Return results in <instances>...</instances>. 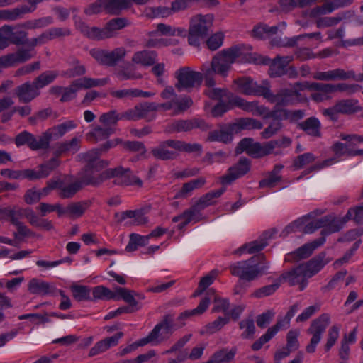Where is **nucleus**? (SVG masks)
<instances>
[{
    "instance_id": "obj_50",
    "label": "nucleus",
    "mask_w": 363,
    "mask_h": 363,
    "mask_svg": "<svg viewBox=\"0 0 363 363\" xmlns=\"http://www.w3.org/2000/svg\"><path fill=\"white\" fill-rule=\"evenodd\" d=\"M89 205L90 203L88 201L71 203L67 206L68 216L72 218L81 217L89 207Z\"/></svg>"
},
{
    "instance_id": "obj_19",
    "label": "nucleus",
    "mask_w": 363,
    "mask_h": 363,
    "mask_svg": "<svg viewBox=\"0 0 363 363\" xmlns=\"http://www.w3.org/2000/svg\"><path fill=\"white\" fill-rule=\"evenodd\" d=\"M191 334H186L176 341L169 349L162 352V354H176L175 359H169L168 363H182L188 359V352L183 347L191 340Z\"/></svg>"
},
{
    "instance_id": "obj_59",
    "label": "nucleus",
    "mask_w": 363,
    "mask_h": 363,
    "mask_svg": "<svg viewBox=\"0 0 363 363\" xmlns=\"http://www.w3.org/2000/svg\"><path fill=\"white\" fill-rule=\"evenodd\" d=\"M225 191V188H222L218 190L208 192L199 199L197 205L201 208L212 205L215 202L214 199L220 197Z\"/></svg>"
},
{
    "instance_id": "obj_32",
    "label": "nucleus",
    "mask_w": 363,
    "mask_h": 363,
    "mask_svg": "<svg viewBox=\"0 0 363 363\" xmlns=\"http://www.w3.org/2000/svg\"><path fill=\"white\" fill-rule=\"evenodd\" d=\"M325 242V237H321L311 242L306 243L295 252L291 255L297 259H305L311 256L313 252L319 246L322 245Z\"/></svg>"
},
{
    "instance_id": "obj_34",
    "label": "nucleus",
    "mask_w": 363,
    "mask_h": 363,
    "mask_svg": "<svg viewBox=\"0 0 363 363\" xmlns=\"http://www.w3.org/2000/svg\"><path fill=\"white\" fill-rule=\"evenodd\" d=\"M77 126V123L74 121H66L48 129L46 133H50L51 140L52 138H58L62 137L67 133L76 128Z\"/></svg>"
},
{
    "instance_id": "obj_40",
    "label": "nucleus",
    "mask_w": 363,
    "mask_h": 363,
    "mask_svg": "<svg viewBox=\"0 0 363 363\" xmlns=\"http://www.w3.org/2000/svg\"><path fill=\"white\" fill-rule=\"evenodd\" d=\"M283 168L284 166L282 164L275 165L274 169L269 175L259 182V186L262 188L274 187L281 179L280 172Z\"/></svg>"
},
{
    "instance_id": "obj_49",
    "label": "nucleus",
    "mask_w": 363,
    "mask_h": 363,
    "mask_svg": "<svg viewBox=\"0 0 363 363\" xmlns=\"http://www.w3.org/2000/svg\"><path fill=\"white\" fill-rule=\"evenodd\" d=\"M281 323H277L274 326L269 328L252 345V349L257 351L262 348L264 344L269 342L281 330Z\"/></svg>"
},
{
    "instance_id": "obj_60",
    "label": "nucleus",
    "mask_w": 363,
    "mask_h": 363,
    "mask_svg": "<svg viewBox=\"0 0 363 363\" xmlns=\"http://www.w3.org/2000/svg\"><path fill=\"white\" fill-rule=\"evenodd\" d=\"M316 157L311 152H306L297 156L293 161L294 169H301L315 162Z\"/></svg>"
},
{
    "instance_id": "obj_51",
    "label": "nucleus",
    "mask_w": 363,
    "mask_h": 363,
    "mask_svg": "<svg viewBox=\"0 0 363 363\" xmlns=\"http://www.w3.org/2000/svg\"><path fill=\"white\" fill-rule=\"evenodd\" d=\"M92 293L94 298L96 299L118 301L116 288L115 291H111L108 288L100 285L94 287Z\"/></svg>"
},
{
    "instance_id": "obj_27",
    "label": "nucleus",
    "mask_w": 363,
    "mask_h": 363,
    "mask_svg": "<svg viewBox=\"0 0 363 363\" xmlns=\"http://www.w3.org/2000/svg\"><path fill=\"white\" fill-rule=\"evenodd\" d=\"M50 142L49 133H44L42 135L36 138L33 135L24 131V143L33 150L47 149Z\"/></svg>"
},
{
    "instance_id": "obj_12",
    "label": "nucleus",
    "mask_w": 363,
    "mask_h": 363,
    "mask_svg": "<svg viewBox=\"0 0 363 363\" xmlns=\"http://www.w3.org/2000/svg\"><path fill=\"white\" fill-rule=\"evenodd\" d=\"M175 77L177 82L175 87L179 90L189 91L194 87L199 86L201 84L204 77L203 72H196L188 67H184L175 72Z\"/></svg>"
},
{
    "instance_id": "obj_55",
    "label": "nucleus",
    "mask_w": 363,
    "mask_h": 363,
    "mask_svg": "<svg viewBox=\"0 0 363 363\" xmlns=\"http://www.w3.org/2000/svg\"><path fill=\"white\" fill-rule=\"evenodd\" d=\"M156 331H154L150 335H147L146 337L140 339L139 340L133 342V344L126 346L125 347L121 349L119 352L120 356L125 355L135 350L138 347L145 346L152 340H155V334Z\"/></svg>"
},
{
    "instance_id": "obj_30",
    "label": "nucleus",
    "mask_w": 363,
    "mask_h": 363,
    "mask_svg": "<svg viewBox=\"0 0 363 363\" xmlns=\"http://www.w3.org/2000/svg\"><path fill=\"white\" fill-rule=\"evenodd\" d=\"M157 60V53L151 50H140L135 52L131 59L133 63L143 67L153 65Z\"/></svg>"
},
{
    "instance_id": "obj_39",
    "label": "nucleus",
    "mask_w": 363,
    "mask_h": 363,
    "mask_svg": "<svg viewBox=\"0 0 363 363\" xmlns=\"http://www.w3.org/2000/svg\"><path fill=\"white\" fill-rule=\"evenodd\" d=\"M340 138L346 142L348 150H352L354 152L360 151L359 153H357L355 156L363 155V149L358 148L359 145L363 143V135L342 133L340 135Z\"/></svg>"
},
{
    "instance_id": "obj_1",
    "label": "nucleus",
    "mask_w": 363,
    "mask_h": 363,
    "mask_svg": "<svg viewBox=\"0 0 363 363\" xmlns=\"http://www.w3.org/2000/svg\"><path fill=\"white\" fill-rule=\"evenodd\" d=\"M325 257V253L321 252L308 262L283 273L279 279L291 286L298 285L300 290L303 291L308 285V279L318 273L330 261Z\"/></svg>"
},
{
    "instance_id": "obj_61",
    "label": "nucleus",
    "mask_w": 363,
    "mask_h": 363,
    "mask_svg": "<svg viewBox=\"0 0 363 363\" xmlns=\"http://www.w3.org/2000/svg\"><path fill=\"white\" fill-rule=\"evenodd\" d=\"M147 113L144 104H140L123 113V116L128 120L135 121L146 117Z\"/></svg>"
},
{
    "instance_id": "obj_57",
    "label": "nucleus",
    "mask_w": 363,
    "mask_h": 363,
    "mask_svg": "<svg viewBox=\"0 0 363 363\" xmlns=\"http://www.w3.org/2000/svg\"><path fill=\"white\" fill-rule=\"evenodd\" d=\"M235 125L242 130H260L263 128V123L255 118H240Z\"/></svg>"
},
{
    "instance_id": "obj_24",
    "label": "nucleus",
    "mask_w": 363,
    "mask_h": 363,
    "mask_svg": "<svg viewBox=\"0 0 363 363\" xmlns=\"http://www.w3.org/2000/svg\"><path fill=\"white\" fill-rule=\"evenodd\" d=\"M293 60L292 56L281 57L277 55L274 59L267 58L264 60V64H269V74L272 77H279L286 73V68Z\"/></svg>"
},
{
    "instance_id": "obj_53",
    "label": "nucleus",
    "mask_w": 363,
    "mask_h": 363,
    "mask_svg": "<svg viewBox=\"0 0 363 363\" xmlns=\"http://www.w3.org/2000/svg\"><path fill=\"white\" fill-rule=\"evenodd\" d=\"M23 61V48H19L16 52L0 57V69L13 66Z\"/></svg>"
},
{
    "instance_id": "obj_10",
    "label": "nucleus",
    "mask_w": 363,
    "mask_h": 363,
    "mask_svg": "<svg viewBox=\"0 0 363 363\" xmlns=\"http://www.w3.org/2000/svg\"><path fill=\"white\" fill-rule=\"evenodd\" d=\"M236 89L238 91L245 95L263 96L269 102L272 98L270 83L264 80L261 84H257L250 77H243L234 80Z\"/></svg>"
},
{
    "instance_id": "obj_29",
    "label": "nucleus",
    "mask_w": 363,
    "mask_h": 363,
    "mask_svg": "<svg viewBox=\"0 0 363 363\" xmlns=\"http://www.w3.org/2000/svg\"><path fill=\"white\" fill-rule=\"evenodd\" d=\"M199 211L196 209V207L194 206L184 211L180 215L174 216L172 218V222H179L177 228L179 230H182L191 222L196 223L199 221Z\"/></svg>"
},
{
    "instance_id": "obj_7",
    "label": "nucleus",
    "mask_w": 363,
    "mask_h": 363,
    "mask_svg": "<svg viewBox=\"0 0 363 363\" xmlns=\"http://www.w3.org/2000/svg\"><path fill=\"white\" fill-rule=\"evenodd\" d=\"M213 22V16L211 14H199L192 17L188 32L189 44L194 47H199L201 42L208 35Z\"/></svg>"
},
{
    "instance_id": "obj_6",
    "label": "nucleus",
    "mask_w": 363,
    "mask_h": 363,
    "mask_svg": "<svg viewBox=\"0 0 363 363\" xmlns=\"http://www.w3.org/2000/svg\"><path fill=\"white\" fill-rule=\"evenodd\" d=\"M311 89V83L308 82L295 83L291 89H282L276 94L272 92L270 103L277 106H285L296 102L307 101V97L302 91Z\"/></svg>"
},
{
    "instance_id": "obj_47",
    "label": "nucleus",
    "mask_w": 363,
    "mask_h": 363,
    "mask_svg": "<svg viewBox=\"0 0 363 363\" xmlns=\"http://www.w3.org/2000/svg\"><path fill=\"white\" fill-rule=\"evenodd\" d=\"M106 13L118 15L125 9L129 7L128 0H103Z\"/></svg>"
},
{
    "instance_id": "obj_64",
    "label": "nucleus",
    "mask_w": 363,
    "mask_h": 363,
    "mask_svg": "<svg viewBox=\"0 0 363 363\" xmlns=\"http://www.w3.org/2000/svg\"><path fill=\"white\" fill-rule=\"evenodd\" d=\"M57 73L55 71H47L42 73L33 82L38 88H43L50 84L57 77Z\"/></svg>"
},
{
    "instance_id": "obj_3",
    "label": "nucleus",
    "mask_w": 363,
    "mask_h": 363,
    "mask_svg": "<svg viewBox=\"0 0 363 363\" xmlns=\"http://www.w3.org/2000/svg\"><path fill=\"white\" fill-rule=\"evenodd\" d=\"M244 54L243 45H238L223 50L216 54L211 62L204 63L201 67V71L205 77H213V74L225 77L231 69L232 65Z\"/></svg>"
},
{
    "instance_id": "obj_28",
    "label": "nucleus",
    "mask_w": 363,
    "mask_h": 363,
    "mask_svg": "<svg viewBox=\"0 0 363 363\" xmlns=\"http://www.w3.org/2000/svg\"><path fill=\"white\" fill-rule=\"evenodd\" d=\"M205 84L208 87L205 91V93L209 98L219 101H224L225 99L231 98V96H234L226 89L215 88L214 86L216 83L213 77H205Z\"/></svg>"
},
{
    "instance_id": "obj_20",
    "label": "nucleus",
    "mask_w": 363,
    "mask_h": 363,
    "mask_svg": "<svg viewBox=\"0 0 363 363\" xmlns=\"http://www.w3.org/2000/svg\"><path fill=\"white\" fill-rule=\"evenodd\" d=\"M250 169V161L246 158H240L238 162L228 169L226 174L220 178L223 185H228L235 179L247 174Z\"/></svg>"
},
{
    "instance_id": "obj_17",
    "label": "nucleus",
    "mask_w": 363,
    "mask_h": 363,
    "mask_svg": "<svg viewBox=\"0 0 363 363\" xmlns=\"http://www.w3.org/2000/svg\"><path fill=\"white\" fill-rule=\"evenodd\" d=\"M243 152L255 158L270 154L267 147V142L261 144L260 143L255 142L253 139L249 138L242 139L236 147V152L238 154Z\"/></svg>"
},
{
    "instance_id": "obj_14",
    "label": "nucleus",
    "mask_w": 363,
    "mask_h": 363,
    "mask_svg": "<svg viewBox=\"0 0 363 363\" xmlns=\"http://www.w3.org/2000/svg\"><path fill=\"white\" fill-rule=\"evenodd\" d=\"M230 103L240 109L251 113L255 116L264 119L274 118L277 116V110L270 111L264 105H260L257 101H247L240 96L233 97Z\"/></svg>"
},
{
    "instance_id": "obj_45",
    "label": "nucleus",
    "mask_w": 363,
    "mask_h": 363,
    "mask_svg": "<svg viewBox=\"0 0 363 363\" xmlns=\"http://www.w3.org/2000/svg\"><path fill=\"white\" fill-rule=\"evenodd\" d=\"M108 83V79H94L89 77H83L74 81V85L77 86L78 89H86L92 87L103 86Z\"/></svg>"
},
{
    "instance_id": "obj_42",
    "label": "nucleus",
    "mask_w": 363,
    "mask_h": 363,
    "mask_svg": "<svg viewBox=\"0 0 363 363\" xmlns=\"http://www.w3.org/2000/svg\"><path fill=\"white\" fill-rule=\"evenodd\" d=\"M204 122L201 120H181L172 124V129L176 132L189 131L195 128H203Z\"/></svg>"
},
{
    "instance_id": "obj_43",
    "label": "nucleus",
    "mask_w": 363,
    "mask_h": 363,
    "mask_svg": "<svg viewBox=\"0 0 363 363\" xmlns=\"http://www.w3.org/2000/svg\"><path fill=\"white\" fill-rule=\"evenodd\" d=\"M214 293L215 291L213 289H209L207 291V296L204 297L201 301L200 303L196 308L184 312L181 314L180 318H184L195 314L203 313L208 308L211 302V299L213 298V296H214Z\"/></svg>"
},
{
    "instance_id": "obj_31",
    "label": "nucleus",
    "mask_w": 363,
    "mask_h": 363,
    "mask_svg": "<svg viewBox=\"0 0 363 363\" xmlns=\"http://www.w3.org/2000/svg\"><path fill=\"white\" fill-rule=\"evenodd\" d=\"M205 183L206 179L203 177L197 178L189 182H186L184 184L182 189L175 194L174 199H186L191 195L195 189L201 188Z\"/></svg>"
},
{
    "instance_id": "obj_44",
    "label": "nucleus",
    "mask_w": 363,
    "mask_h": 363,
    "mask_svg": "<svg viewBox=\"0 0 363 363\" xmlns=\"http://www.w3.org/2000/svg\"><path fill=\"white\" fill-rule=\"evenodd\" d=\"M128 25L125 18H117L109 21L105 25L104 30L107 38L114 37L117 34V31L123 28Z\"/></svg>"
},
{
    "instance_id": "obj_25",
    "label": "nucleus",
    "mask_w": 363,
    "mask_h": 363,
    "mask_svg": "<svg viewBox=\"0 0 363 363\" xmlns=\"http://www.w3.org/2000/svg\"><path fill=\"white\" fill-rule=\"evenodd\" d=\"M123 333L118 332L111 337H106L101 341H99L95 345L91 348L89 351V357H94L103 353L112 347L116 346L118 344L119 340L123 337Z\"/></svg>"
},
{
    "instance_id": "obj_63",
    "label": "nucleus",
    "mask_w": 363,
    "mask_h": 363,
    "mask_svg": "<svg viewBox=\"0 0 363 363\" xmlns=\"http://www.w3.org/2000/svg\"><path fill=\"white\" fill-rule=\"evenodd\" d=\"M310 216H311V214L303 216L301 218H299L297 220H296L295 221L289 224L287 226L285 227V228L281 233V236L285 238L290 233H296V232H301V226L304 224L305 220Z\"/></svg>"
},
{
    "instance_id": "obj_48",
    "label": "nucleus",
    "mask_w": 363,
    "mask_h": 363,
    "mask_svg": "<svg viewBox=\"0 0 363 363\" xmlns=\"http://www.w3.org/2000/svg\"><path fill=\"white\" fill-rule=\"evenodd\" d=\"M121 219H130L128 223L134 225H140L147 222V218L142 210L126 211L122 213Z\"/></svg>"
},
{
    "instance_id": "obj_18",
    "label": "nucleus",
    "mask_w": 363,
    "mask_h": 363,
    "mask_svg": "<svg viewBox=\"0 0 363 363\" xmlns=\"http://www.w3.org/2000/svg\"><path fill=\"white\" fill-rule=\"evenodd\" d=\"M173 318L171 315H167L164 317L162 321L157 324L152 331L147 335H150L154 331L155 340L150 341L153 345H157L161 342L167 340L172 333Z\"/></svg>"
},
{
    "instance_id": "obj_35",
    "label": "nucleus",
    "mask_w": 363,
    "mask_h": 363,
    "mask_svg": "<svg viewBox=\"0 0 363 363\" xmlns=\"http://www.w3.org/2000/svg\"><path fill=\"white\" fill-rule=\"evenodd\" d=\"M354 15V12L347 11L341 13H338L333 17H322L316 20V26L318 28L331 27L338 24L343 19L349 18Z\"/></svg>"
},
{
    "instance_id": "obj_13",
    "label": "nucleus",
    "mask_w": 363,
    "mask_h": 363,
    "mask_svg": "<svg viewBox=\"0 0 363 363\" xmlns=\"http://www.w3.org/2000/svg\"><path fill=\"white\" fill-rule=\"evenodd\" d=\"M330 323V315L328 313L320 315L311 324L307 333L312 335L310 343L306 346V350L308 353H313L318 344L322 339V335Z\"/></svg>"
},
{
    "instance_id": "obj_36",
    "label": "nucleus",
    "mask_w": 363,
    "mask_h": 363,
    "mask_svg": "<svg viewBox=\"0 0 363 363\" xmlns=\"http://www.w3.org/2000/svg\"><path fill=\"white\" fill-rule=\"evenodd\" d=\"M299 126L301 129L310 136L318 138L321 135L320 122L315 117H310L307 118L306 121L300 123Z\"/></svg>"
},
{
    "instance_id": "obj_8",
    "label": "nucleus",
    "mask_w": 363,
    "mask_h": 363,
    "mask_svg": "<svg viewBox=\"0 0 363 363\" xmlns=\"http://www.w3.org/2000/svg\"><path fill=\"white\" fill-rule=\"evenodd\" d=\"M309 214L311 216L307 218L301 226V232L306 234H311L319 228H323L321 234L322 237H324L325 235L340 230L346 223V220H342V218H334L331 216H325L308 223V220L313 217V213Z\"/></svg>"
},
{
    "instance_id": "obj_52",
    "label": "nucleus",
    "mask_w": 363,
    "mask_h": 363,
    "mask_svg": "<svg viewBox=\"0 0 363 363\" xmlns=\"http://www.w3.org/2000/svg\"><path fill=\"white\" fill-rule=\"evenodd\" d=\"M286 27V22H281L278 26H268L267 25H262L257 26L253 29V35L259 38H262L264 35L276 34L279 28L285 29Z\"/></svg>"
},
{
    "instance_id": "obj_58",
    "label": "nucleus",
    "mask_w": 363,
    "mask_h": 363,
    "mask_svg": "<svg viewBox=\"0 0 363 363\" xmlns=\"http://www.w3.org/2000/svg\"><path fill=\"white\" fill-rule=\"evenodd\" d=\"M145 14L150 18H164L170 16L172 10L166 6L147 7L145 10Z\"/></svg>"
},
{
    "instance_id": "obj_46",
    "label": "nucleus",
    "mask_w": 363,
    "mask_h": 363,
    "mask_svg": "<svg viewBox=\"0 0 363 363\" xmlns=\"http://www.w3.org/2000/svg\"><path fill=\"white\" fill-rule=\"evenodd\" d=\"M353 0H334L326 2L320 6H317L322 16L330 14L335 10L350 5Z\"/></svg>"
},
{
    "instance_id": "obj_37",
    "label": "nucleus",
    "mask_w": 363,
    "mask_h": 363,
    "mask_svg": "<svg viewBox=\"0 0 363 363\" xmlns=\"http://www.w3.org/2000/svg\"><path fill=\"white\" fill-rule=\"evenodd\" d=\"M28 289L31 294L39 295H48L54 291V287L50 284L33 279L28 285Z\"/></svg>"
},
{
    "instance_id": "obj_22",
    "label": "nucleus",
    "mask_w": 363,
    "mask_h": 363,
    "mask_svg": "<svg viewBox=\"0 0 363 363\" xmlns=\"http://www.w3.org/2000/svg\"><path fill=\"white\" fill-rule=\"evenodd\" d=\"M16 28L5 25L0 28V50L8 47L11 43L23 44V34L21 30H15Z\"/></svg>"
},
{
    "instance_id": "obj_23",
    "label": "nucleus",
    "mask_w": 363,
    "mask_h": 363,
    "mask_svg": "<svg viewBox=\"0 0 363 363\" xmlns=\"http://www.w3.org/2000/svg\"><path fill=\"white\" fill-rule=\"evenodd\" d=\"M313 78L320 81H336L355 79V72L353 70L345 71L337 68L325 72H317L313 74Z\"/></svg>"
},
{
    "instance_id": "obj_33",
    "label": "nucleus",
    "mask_w": 363,
    "mask_h": 363,
    "mask_svg": "<svg viewBox=\"0 0 363 363\" xmlns=\"http://www.w3.org/2000/svg\"><path fill=\"white\" fill-rule=\"evenodd\" d=\"M77 27L82 33L90 39L96 40L107 39L104 28H101L96 26L89 27L84 22L78 23Z\"/></svg>"
},
{
    "instance_id": "obj_54",
    "label": "nucleus",
    "mask_w": 363,
    "mask_h": 363,
    "mask_svg": "<svg viewBox=\"0 0 363 363\" xmlns=\"http://www.w3.org/2000/svg\"><path fill=\"white\" fill-rule=\"evenodd\" d=\"M279 112L277 111V116L274 117V120L270 124L260 133L261 136L264 139H268L277 134L282 128V123L280 120Z\"/></svg>"
},
{
    "instance_id": "obj_2",
    "label": "nucleus",
    "mask_w": 363,
    "mask_h": 363,
    "mask_svg": "<svg viewBox=\"0 0 363 363\" xmlns=\"http://www.w3.org/2000/svg\"><path fill=\"white\" fill-rule=\"evenodd\" d=\"M79 160L86 162V166L84 172L80 176V181H76L65 185L63 183L59 186V195L61 198L67 199L72 197L79 191L83 185H86L84 179L86 178H95V173L106 167L108 162L106 160H99L96 151L87 152L78 155Z\"/></svg>"
},
{
    "instance_id": "obj_38",
    "label": "nucleus",
    "mask_w": 363,
    "mask_h": 363,
    "mask_svg": "<svg viewBox=\"0 0 363 363\" xmlns=\"http://www.w3.org/2000/svg\"><path fill=\"white\" fill-rule=\"evenodd\" d=\"M336 108L340 113L352 114L362 111V108L359 105V101L354 99H342L336 103Z\"/></svg>"
},
{
    "instance_id": "obj_26",
    "label": "nucleus",
    "mask_w": 363,
    "mask_h": 363,
    "mask_svg": "<svg viewBox=\"0 0 363 363\" xmlns=\"http://www.w3.org/2000/svg\"><path fill=\"white\" fill-rule=\"evenodd\" d=\"M172 142H177V140H169L160 143L157 147L152 149L151 152L153 156L160 160H170L177 156V151L175 145H173Z\"/></svg>"
},
{
    "instance_id": "obj_15",
    "label": "nucleus",
    "mask_w": 363,
    "mask_h": 363,
    "mask_svg": "<svg viewBox=\"0 0 363 363\" xmlns=\"http://www.w3.org/2000/svg\"><path fill=\"white\" fill-rule=\"evenodd\" d=\"M331 150L335 155L333 157L325 160L320 163L311 166L306 174L310 173L313 171H318L324 167L335 164L340 161L342 157H355V155L360 152H354L352 150H348L347 144L340 142L334 143L331 147Z\"/></svg>"
},
{
    "instance_id": "obj_11",
    "label": "nucleus",
    "mask_w": 363,
    "mask_h": 363,
    "mask_svg": "<svg viewBox=\"0 0 363 363\" xmlns=\"http://www.w3.org/2000/svg\"><path fill=\"white\" fill-rule=\"evenodd\" d=\"M186 34V30L183 28L174 27L160 23L157 24L155 30L147 33L149 39L146 43V45L150 48L166 46L168 45L167 41L160 38V35L185 37Z\"/></svg>"
},
{
    "instance_id": "obj_9",
    "label": "nucleus",
    "mask_w": 363,
    "mask_h": 363,
    "mask_svg": "<svg viewBox=\"0 0 363 363\" xmlns=\"http://www.w3.org/2000/svg\"><path fill=\"white\" fill-rule=\"evenodd\" d=\"M160 96L164 101L161 104L162 111L172 110L175 114L186 111L193 104L189 96H179L170 85L165 86Z\"/></svg>"
},
{
    "instance_id": "obj_56",
    "label": "nucleus",
    "mask_w": 363,
    "mask_h": 363,
    "mask_svg": "<svg viewBox=\"0 0 363 363\" xmlns=\"http://www.w3.org/2000/svg\"><path fill=\"white\" fill-rule=\"evenodd\" d=\"M123 118H125L123 116V113L120 115L116 110H111L101 114L99 117V122L104 126L111 128V126L116 125L119 120Z\"/></svg>"
},
{
    "instance_id": "obj_41",
    "label": "nucleus",
    "mask_w": 363,
    "mask_h": 363,
    "mask_svg": "<svg viewBox=\"0 0 363 363\" xmlns=\"http://www.w3.org/2000/svg\"><path fill=\"white\" fill-rule=\"evenodd\" d=\"M113 133V129L109 127L95 126L89 133L86 134V138L89 140L99 142L108 138Z\"/></svg>"
},
{
    "instance_id": "obj_4",
    "label": "nucleus",
    "mask_w": 363,
    "mask_h": 363,
    "mask_svg": "<svg viewBox=\"0 0 363 363\" xmlns=\"http://www.w3.org/2000/svg\"><path fill=\"white\" fill-rule=\"evenodd\" d=\"M108 179H113V184L119 186H135L141 187L143 181L134 175L130 169L123 168L121 166L108 169L99 174L95 173V178H86L84 179L86 184L98 186Z\"/></svg>"
},
{
    "instance_id": "obj_5",
    "label": "nucleus",
    "mask_w": 363,
    "mask_h": 363,
    "mask_svg": "<svg viewBox=\"0 0 363 363\" xmlns=\"http://www.w3.org/2000/svg\"><path fill=\"white\" fill-rule=\"evenodd\" d=\"M269 268V263L265 261V257L262 254L235 263L230 267V272L233 275L250 281L266 273Z\"/></svg>"
},
{
    "instance_id": "obj_16",
    "label": "nucleus",
    "mask_w": 363,
    "mask_h": 363,
    "mask_svg": "<svg viewBox=\"0 0 363 363\" xmlns=\"http://www.w3.org/2000/svg\"><path fill=\"white\" fill-rule=\"evenodd\" d=\"M90 55L100 64L113 66L122 61L126 55V50L123 47H118L112 51L101 49H92Z\"/></svg>"
},
{
    "instance_id": "obj_21",
    "label": "nucleus",
    "mask_w": 363,
    "mask_h": 363,
    "mask_svg": "<svg viewBox=\"0 0 363 363\" xmlns=\"http://www.w3.org/2000/svg\"><path fill=\"white\" fill-rule=\"evenodd\" d=\"M275 230L266 231L259 239L250 242L242 245L234 253L238 255L242 254H253L263 250L267 245V240L274 237Z\"/></svg>"
},
{
    "instance_id": "obj_62",
    "label": "nucleus",
    "mask_w": 363,
    "mask_h": 363,
    "mask_svg": "<svg viewBox=\"0 0 363 363\" xmlns=\"http://www.w3.org/2000/svg\"><path fill=\"white\" fill-rule=\"evenodd\" d=\"M73 297L78 301L91 299L90 289L86 286L74 285L71 286Z\"/></svg>"
}]
</instances>
